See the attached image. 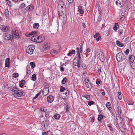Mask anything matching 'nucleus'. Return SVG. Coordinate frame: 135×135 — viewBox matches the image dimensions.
<instances>
[{"mask_svg": "<svg viewBox=\"0 0 135 135\" xmlns=\"http://www.w3.org/2000/svg\"><path fill=\"white\" fill-rule=\"evenodd\" d=\"M65 7V5L62 1H60L59 2L58 7L60 9H62V10L59 11H61V13L60 12L59 13V16L60 18V16H62V15H64L66 13V11Z\"/></svg>", "mask_w": 135, "mask_h": 135, "instance_id": "nucleus-1", "label": "nucleus"}, {"mask_svg": "<svg viewBox=\"0 0 135 135\" xmlns=\"http://www.w3.org/2000/svg\"><path fill=\"white\" fill-rule=\"evenodd\" d=\"M117 60L118 62H121L124 60L126 58L125 55L122 52L118 53L116 56Z\"/></svg>", "mask_w": 135, "mask_h": 135, "instance_id": "nucleus-2", "label": "nucleus"}, {"mask_svg": "<svg viewBox=\"0 0 135 135\" xmlns=\"http://www.w3.org/2000/svg\"><path fill=\"white\" fill-rule=\"evenodd\" d=\"M35 48V46L34 45H30L27 47L26 50V53H28L30 55H31L33 53V50Z\"/></svg>", "mask_w": 135, "mask_h": 135, "instance_id": "nucleus-3", "label": "nucleus"}, {"mask_svg": "<svg viewBox=\"0 0 135 135\" xmlns=\"http://www.w3.org/2000/svg\"><path fill=\"white\" fill-rule=\"evenodd\" d=\"M3 36L5 40H10L12 42L14 41L13 40L12 37L13 36L10 34L6 33Z\"/></svg>", "mask_w": 135, "mask_h": 135, "instance_id": "nucleus-4", "label": "nucleus"}, {"mask_svg": "<svg viewBox=\"0 0 135 135\" xmlns=\"http://www.w3.org/2000/svg\"><path fill=\"white\" fill-rule=\"evenodd\" d=\"M97 56L100 60L102 62L104 61L105 60V57L104 56V54L103 52L99 51L98 52L97 54Z\"/></svg>", "mask_w": 135, "mask_h": 135, "instance_id": "nucleus-5", "label": "nucleus"}, {"mask_svg": "<svg viewBox=\"0 0 135 135\" xmlns=\"http://www.w3.org/2000/svg\"><path fill=\"white\" fill-rule=\"evenodd\" d=\"M123 0H118L115 2V3L119 10H121L122 9V5L123 4Z\"/></svg>", "mask_w": 135, "mask_h": 135, "instance_id": "nucleus-6", "label": "nucleus"}, {"mask_svg": "<svg viewBox=\"0 0 135 135\" xmlns=\"http://www.w3.org/2000/svg\"><path fill=\"white\" fill-rule=\"evenodd\" d=\"M74 60H76L75 62H73L75 66H77L78 68L80 67V60L78 59L77 58H75L74 59Z\"/></svg>", "mask_w": 135, "mask_h": 135, "instance_id": "nucleus-7", "label": "nucleus"}, {"mask_svg": "<svg viewBox=\"0 0 135 135\" xmlns=\"http://www.w3.org/2000/svg\"><path fill=\"white\" fill-rule=\"evenodd\" d=\"M25 94L23 92L19 90H18V91L17 92V93H16V95H15L14 97L17 98L23 96Z\"/></svg>", "mask_w": 135, "mask_h": 135, "instance_id": "nucleus-8", "label": "nucleus"}, {"mask_svg": "<svg viewBox=\"0 0 135 135\" xmlns=\"http://www.w3.org/2000/svg\"><path fill=\"white\" fill-rule=\"evenodd\" d=\"M19 90V89L16 87V86L15 87H13L12 91L13 92L12 94L13 97H14L15 95H16V93H17Z\"/></svg>", "mask_w": 135, "mask_h": 135, "instance_id": "nucleus-9", "label": "nucleus"}, {"mask_svg": "<svg viewBox=\"0 0 135 135\" xmlns=\"http://www.w3.org/2000/svg\"><path fill=\"white\" fill-rule=\"evenodd\" d=\"M12 34L13 35H14V36H13V35L12 36L15 38H17L18 39L20 37V36H19V35L16 32V31L15 29L13 30Z\"/></svg>", "mask_w": 135, "mask_h": 135, "instance_id": "nucleus-10", "label": "nucleus"}, {"mask_svg": "<svg viewBox=\"0 0 135 135\" xmlns=\"http://www.w3.org/2000/svg\"><path fill=\"white\" fill-rule=\"evenodd\" d=\"M54 100L53 97L51 95H50L47 97V101L49 103H52Z\"/></svg>", "mask_w": 135, "mask_h": 135, "instance_id": "nucleus-11", "label": "nucleus"}, {"mask_svg": "<svg viewBox=\"0 0 135 135\" xmlns=\"http://www.w3.org/2000/svg\"><path fill=\"white\" fill-rule=\"evenodd\" d=\"M135 57L133 55H130L129 57V60L131 63H132L135 59Z\"/></svg>", "mask_w": 135, "mask_h": 135, "instance_id": "nucleus-12", "label": "nucleus"}, {"mask_svg": "<svg viewBox=\"0 0 135 135\" xmlns=\"http://www.w3.org/2000/svg\"><path fill=\"white\" fill-rule=\"evenodd\" d=\"M45 37L42 35L39 36V40L38 41V43H40L42 42L45 40Z\"/></svg>", "mask_w": 135, "mask_h": 135, "instance_id": "nucleus-13", "label": "nucleus"}, {"mask_svg": "<svg viewBox=\"0 0 135 135\" xmlns=\"http://www.w3.org/2000/svg\"><path fill=\"white\" fill-rule=\"evenodd\" d=\"M116 44L119 46L123 47L124 46V44L123 43H121L118 40H117L116 42Z\"/></svg>", "mask_w": 135, "mask_h": 135, "instance_id": "nucleus-14", "label": "nucleus"}, {"mask_svg": "<svg viewBox=\"0 0 135 135\" xmlns=\"http://www.w3.org/2000/svg\"><path fill=\"white\" fill-rule=\"evenodd\" d=\"M9 58H7L5 61V67H9Z\"/></svg>", "mask_w": 135, "mask_h": 135, "instance_id": "nucleus-15", "label": "nucleus"}, {"mask_svg": "<svg viewBox=\"0 0 135 135\" xmlns=\"http://www.w3.org/2000/svg\"><path fill=\"white\" fill-rule=\"evenodd\" d=\"M33 9V6L32 5H30L27 7L26 9L27 11H30Z\"/></svg>", "mask_w": 135, "mask_h": 135, "instance_id": "nucleus-16", "label": "nucleus"}, {"mask_svg": "<svg viewBox=\"0 0 135 135\" xmlns=\"http://www.w3.org/2000/svg\"><path fill=\"white\" fill-rule=\"evenodd\" d=\"M85 84L86 85V86L87 88H91L92 87V84L91 83H90V85H89L88 84V83L86 81V79L85 80Z\"/></svg>", "mask_w": 135, "mask_h": 135, "instance_id": "nucleus-17", "label": "nucleus"}, {"mask_svg": "<svg viewBox=\"0 0 135 135\" xmlns=\"http://www.w3.org/2000/svg\"><path fill=\"white\" fill-rule=\"evenodd\" d=\"M53 117L55 119H57L60 118V116L59 114H56L54 115Z\"/></svg>", "mask_w": 135, "mask_h": 135, "instance_id": "nucleus-18", "label": "nucleus"}, {"mask_svg": "<svg viewBox=\"0 0 135 135\" xmlns=\"http://www.w3.org/2000/svg\"><path fill=\"white\" fill-rule=\"evenodd\" d=\"M44 48L46 49H48L50 48V46L48 45L47 43H45L44 44Z\"/></svg>", "mask_w": 135, "mask_h": 135, "instance_id": "nucleus-19", "label": "nucleus"}, {"mask_svg": "<svg viewBox=\"0 0 135 135\" xmlns=\"http://www.w3.org/2000/svg\"><path fill=\"white\" fill-rule=\"evenodd\" d=\"M36 37L37 36H32L31 38V40L32 41H33L35 42H36Z\"/></svg>", "mask_w": 135, "mask_h": 135, "instance_id": "nucleus-20", "label": "nucleus"}, {"mask_svg": "<svg viewBox=\"0 0 135 135\" xmlns=\"http://www.w3.org/2000/svg\"><path fill=\"white\" fill-rule=\"evenodd\" d=\"M106 106L107 108L109 110L111 109V106L110 102H108L107 103Z\"/></svg>", "mask_w": 135, "mask_h": 135, "instance_id": "nucleus-21", "label": "nucleus"}, {"mask_svg": "<svg viewBox=\"0 0 135 135\" xmlns=\"http://www.w3.org/2000/svg\"><path fill=\"white\" fill-rule=\"evenodd\" d=\"M5 15L7 17H9V11L8 9H6L4 11Z\"/></svg>", "mask_w": 135, "mask_h": 135, "instance_id": "nucleus-22", "label": "nucleus"}, {"mask_svg": "<svg viewBox=\"0 0 135 135\" xmlns=\"http://www.w3.org/2000/svg\"><path fill=\"white\" fill-rule=\"evenodd\" d=\"M63 16L64 17H63V23H64L65 24L66 22V17H65V14H64V15H62V16ZM61 16H60V17H61Z\"/></svg>", "mask_w": 135, "mask_h": 135, "instance_id": "nucleus-23", "label": "nucleus"}, {"mask_svg": "<svg viewBox=\"0 0 135 135\" xmlns=\"http://www.w3.org/2000/svg\"><path fill=\"white\" fill-rule=\"evenodd\" d=\"M49 120L47 119H46L45 121V127L46 126L47 127L49 125Z\"/></svg>", "mask_w": 135, "mask_h": 135, "instance_id": "nucleus-24", "label": "nucleus"}, {"mask_svg": "<svg viewBox=\"0 0 135 135\" xmlns=\"http://www.w3.org/2000/svg\"><path fill=\"white\" fill-rule=\"evenodd\" d=\"M32 80L34 81L36 79V75L35 74L32 75L31 77Z\"/></svg>", "mask_w": 135, "mask_h": 135, "instance_id": "nucleus-25", "label": "nucleus"}, {"mask_svg": "<svg viewBox=\"0 0 135 135\" xmlns=\"http://www.w3.org/2000/svg\"><path fill=\"white\" fill-rule=\"evenodd\" d=\"M67 78L66 77L64 78L61 81L62 83L63 84H65Z\"/></svg>", "mask_w": 135, "mask_h": 135, "instance_id": "nucleus-26", "label": "nucleus"}, {"mask_svg": "<svg viewBox=\"0 0 135 135\" xmlns=\"http://www.w3.org/2000/svg\"><path fill=\"white\" fill-rule=\"evenodd\" d=\"M39 26V24L38 23H35L33 26V27L34 28H38Z\"/></svg>", "mask_w": 135, "mask_h": 135, "instance_id": "nucleus-27", "label": "nucleus"}, {"mask_svg": "<svg viewBox=\"0 0 135 135\" xmlns=\"http://www.w3.org/2000/svg\"><path fill=\"white\" fill-rule=\"evenodd\" d=\"M84 43V42H83V43H81L80 47V52L81 53H82L83 52V44Z\"/></svg>", "mask_w": 135, "mask_h": 135, "instance_id": "nucleus-28", "label": "nucleus"}, {"mask_svg": "<svg viewBox=\"0 0 135 135\" xmlns=\"http://www.w3.org/2000/svg\"><path fill=\"white\" fill-rule=\"evenodd\" d=\"M60 91L61 92H64L65 90V88L62 86H60Z\"/></svg>", "mask_w": 135, "mask_h": 135, "instance_id": "nucleus-29", "label": "nucleus"}, {"mask_svg": "<svg viewBox=\"0 0 135 135\" xmlns=\"http://www.w3.org/2000/svg\"><path fill=\"white\" fill-rule=\"evenodd\" d=\"M103 118V115L102 114H100L99 115L98 118V120L100 121Z\"/></svg>", "mask_w": 135, "mask_h": 135, "instance_id": "nucleus-30", "label": "nucleus"}, {"mask_svg": "<svg viewBox=\"0 0 135 135\" xmlns=\"http://www.w3.org/2000/svg\"><path fill=\"white\" fill-rule=\"evenodd\" d=\"M50 53L51 54H52V53H54V54H56L59 53L57 51L54 50H52Z\"/></svg>", "mask_w": 135, "mask_h": 135, "instance_id": "nucleus-31", "label": "nucleus"}, {"mask_svg": "<svg viewBox=\"0 0 135 135\" xmlns=\"http://www.w3.org/2000/svg\"><path fill=\"white\" fill-rule=\"evenodd\" d=\"M121 107L119 106H118L117 107V111L118 114H121Z\"/></svg>", "mask_w": 135, "mask_h": 135, "instance_id": "nucleus-32", "label": "nucleus"}, {"mask_svg": "<svg viewBox=\"0 0 135 135\" xmlns=\"http://www.w3.org/2000/svg\"><path fill=\"white\" fill-rule=\"evenodd\" d=\"M77 57H76L75 58H77L78 59H79V60H81V56L80 55V52H78V53H77Z\"/></svg>", "mask_w": 135, "mask_h": 135, "instance_id": "nucleus-33", "label": "nucleus"}, {"mask_svg": "<svg viewBox=\"0 0 135 135\" xmlns=\"http://www.w3.org/2000/svg\"><path fill=\"white\" fill-rule=\"evenodd\" d=\"M118 98L119 100H120L122 99V97L121 94V93L120 92H119L118 94Z\"/></svg>", "mask_w": 135, "mask_h": 135, "instance_id": "nucleus-34", "label": "nucleus"}, {"mask_svg": "<svg viewBox=\"0 0 135 135\" xmlns=\"http://www.w3.org/2000/svg\"><path fill=\"white\" fill-rule=\"evenodd\" d=\"M30 65L31 66V68L32 69H33L35 67V64L33 62H32L30 63Z\"/></svg>", "mask_w": 135, "mask_h": 135, "instance_id": "nucleus-35", "label": "nucleus"}, {"mask_svg": "<svg viewBox=\"0 0 135 135\" xmlns=\"http://www.w3.org/2000/svg\"><path fill=\"white\" fill-rule=\"evenodd\" d=\"M118 26V23H115V24L114 26V27H113V29L115 31H116L117 30V26Z\"/></svg>", "mask_w": 135, "mask_h": 135, "instance_id": "nucleus-36", "label": "nucleus"}, {"mask_svg": "<svg viewBox=\"0 0 135 135\" xmlns=\"http://www.w3.org/2000/svg\"><path fill=\"white\" fill-rule=\"evenodd\" d=\"M32 35V34L31 32L29 33L27 32L26 34V36L28 37H30Z\"/></svg>", "mask_w": 135, "mask_h": 135, "instance_id": "nucleus-37", "label": "nucleus"}, {"mask_svg": "<svg viewBox=\"0 0 135 135\" xmlns=\"http://www.w3.org/2000/svg\"><path fill=\"white\" fill-rule=\"evenodd\" d=\"M3 28H4L3 29V30L4 31H7L9 30V28L7 27H3Z\"/></svg>", "mask_w": 135, "mask_h": 135, "instance_id": "nucleus-38", "label": "nucleus"}, {"mask_svg": "<svg viewBox=\"0 0 135 135\" xmlns=\"http://www.w3.org/2000/svg\"><path fill=\"white\" fill-rule=\"evenodd\" d=\"M134 102L132 101H129L127 102V103L128 105H133L134 104Z\"/></svg>", "mask_w": 135, "mask_h": 135, "instance_id": "nucleus-39", "label": "nucleus"}, {"mask_svg": "<svg viewBox=\"0 0 135 135\" xmlns=\"http://www.w3.org/2000/svg\"><path fill=\"white\" fill-rule=\"evenodd\" d=\"M13 76L14 77L16 78L18 76V74L17 73H14L13 74Z\"/></svg>", "mask_w": 135, "mask_h": 135, "instance_id": "nucleus-40", "label": "nucleus"}, {"mask_svg": "<svg viewBox=\"0 0 135 135\" xmlns=\"http://www.w3.org/2000/svg\"><path fill=\"white\" fill-rule=\"evenodd\" d=\"M88 104L89 105H91L94 104V102L92 101H89L88 102Z\"/></svg>", "mask_w": 135, "mask_h": 135, "instance_id": "nucleus-41", "label": "nucleus"}, {"mask_svg": "<svg viewBox=\"0 0 135 135\" xmlns=\"http://www.w3.org/2000/svg\"><path fill=\"white\" fill-rule=\"evenodd\" d=\"M124 15H122L121 16L120 18V19L122 21H123L124 19Z\"/></svg>", "mask_w": 135, "mask_h": 135, "instance_id": "nucleus-42", "label": "nucleus"}, {"mask_svg": "<svg viewBox=\"0 0 135 135\" xmlns=\"http://www.w3.org/2000/svg\"><path fill=\"white\" fill-rule=\"evenodd\" d=\"M7 3L8 6L10 7H11L12 6V4L11 2L10 1H9L8 2L7 1Z\"/></svg>", "mask_w": 135, "mask_h": 135, "instance_id": "nucleus-43", "label": "nucleus"}, {"mask_svg": "<svg viewBox=\"0 0 135 135\" xmlns=\"http://www.w3.org/2000/svg\"><path fill=\"white\" fill-rule=\"evenodd\" d=\"M84 97L88 100H89L90 98V96L89 95H85Z\"/></svg>", "mask_w": 135, "mask_h": 135, "instance_id": "nucleus-44", "label": "nucleus"}, {"mask_svg": "<svg viewBox=\"0 0 135 135\" xmlns=\"http://www.w3.org/2000/svg\"><path fill=\"white\" fill-rule=\"evenodd\" d=\"M129 52V49H127L126 50V51L125 52V53L126 55H127L128 54Z\"/></svg>", "mask_w": 135, "mask_h": 135, "instance_id": "nucleus-45", "label": "nucleus"}, {"mask_svg": "<svg viewBox=\"0 0 135 135\" xmlns=\"http://www.w3.org/2000/svg\"><path fill=\"white\" fill-rule=\"evenodd\" d=\"M21 8H24L25 7V5L24 3H22L21 4Z\"/></svg>", "mask_w": 135, "mask_h": 135, "instance_id": "nucleus-46", "label": "nucleus"}, {"mask_svg": "<svg viewBox=\"0 0 135 135\" xmlns=\"http://www.w3.org/2000/svg\"><path fill=\"white\" fill-rule=\"evenodd\" d=\"M65 109H66V112H68L69 111V108L68 107L66 106V107L65 108Z\"/></svg>", "mask_w": 135, "mask_h": 135, "instance_id": "nucleus-47", "label": "nucleus"}, {"mask_svg": "<svg viewBox=\"0 0 135 135\" xmlns=\"http://www.w3.org/2000/svg\"><path fill=\"white\" fill-rule=\"evenodd\" d=\"M99 35V33L98 32H97L95 35H94V37L95 38H97V36Z\"/></svg>", "mask_w": 135, "mask_h": 135, "instance_id": "nucleus-48", "label": "nucleus"}, {"mask_svg": "<svg viewBox=\"0 0 135 135\" xmlns=\"http://www.w3.org/2000/svg\"><path fill=\"white\" fill-rule=\"evenodd\" d=\"M31 33L32 34V35H36L37 31H33L31 32Z\"/></svg>", "mask_w": 135, "mask_h": 135, "instance_id": "nucleus-49", "label": "nucleus"}, {"mask_svg": "<svg viewBox=\"0 0 135 135\" xmlns=\"http://www.w3.org/2000/svg\"><path fill=\"white\" fill-rule=\"evenodd\" d=\"M60 68L61 71H64V68L63 67L60 66Z\"/></svg>", "mask_w": 135, "mask_h": 135, "instance_id": "nucleus-50", "label": "nucleus"}, {"mask_svg": "<svg viewBox=\"0 0 135 135\" xmlns=\"http://www.w3.org/2000/svg\"><path fill=\"white\" fill-rule=\"evenodd\" d=\"M25 83V81L24 80H22L21 81V83L22 84H24Z\"/></svg>", "mask_w": 135, "mask_h": 135, "instance_id": "nucleus-51", "label": "nucleus"}, {"mask_svg": "<svg viewBox=\"0 0 135 135\" xmlns=\"http://www.w3.org/2000/svg\"><path fill=\"white\" fill-rule=\"evenodd\" d=\"M100 82L101 83H102V81H99L98 80H97L96 82V83L97 85H99L100 83Z\"/></svg>", "mask_w": 135, "mask_h": 135, "instance_id": "nucleus-52", "label": "nucleus"}, {"mask_svg": "<svg viewBox=\"0 0 135 135\" xmlns=\"http://www.w3.org/2000/svg\"><path fill=\"white\" fill-rule=\"evenodd\" d=\"M79 12L80 14H83V13L84 11L83 9H81L79 11Z\"/></svg>", "mask_w": 135, "mask_h": 135, "instance_id": "nucleus-53", "label": "nucleus"}, {"mask_svg": "<svg viewBox=\"0 0 135 135\" xmlns=\"http://www.w3.org/2000/svg\"><path fill=\"white\" fill-rule=\"evenodd\" d=\"M47 134H49V135H51L52 134V132L50 131H48L47 132Z\"/></svg>", "mask_w": 135, "mask_h": 135, "instance_id": "nucleus-54", "label": "nucleus"}, {"mask_svg": "<svg viewBox=\"0 0 135 135\" xmlns=\"http://www.w3.org/2000/svg\"><path fill=\"white\" fill-rule=\"evenodd\" d=\"M38 96V95L37 94L33 98L32 100H33L34 99L36 98Z\"/></svg>", "mask_w": 135, "mask_h": 135, "instance_id": "nucleus-55", "label": "nucleus"}, {"mask_svg": "<svg viewBox=\"0 0 135 135\" xmlns=\"http://www.w3.org/2000/svg\"><path fill=\"white\" fill-rule=\"evenodd\" d=\"M39 36H37L36 37V40L37 41H36V42H38V40H39Z\"/></svg>", "mask_w": 135, "mask_h": 135, "instance_id": "nucleus-56", "label": "nucleus"}, {"mask_svg": "<svg viewBox=\"0 0 135 135\" xmlns=\"http://www.w3.org/2000/svg\"><path fill=\"white\" fill-rule=\"evenodd\" d=\"M101 72V70L100 69H98L97 70V73L98 74H100Z\"/></svg>", "mask_w": 135, "mask_h": 135, "instance_id": "nucleus-57", "label": "nucleus"}, {"mask_svg": "<svg viewBox=\"0 0 135 135\" xmlns=\"http://www.w3.org/2000/svg\"><path fill=\"white\" fill-rule=\"evenodd\" d=\"M78 8L79 10L82 9V7L81 6H79Z\"/></svg>", "mask_w": 135, "mask_h": 135, "instance_id": "nucleus-58", "label": "nucleus"}, {"mask_svg": "<svg viewBox=\"0 0 135 135\" xmlns=\"http://www.w3.org/2000/svg\"><path fill=\"white\" fill-rule=\"evenodd\" d=\"M86 50L88 52H90V51L91 50L90 48H88Z\"/></svg>", "mask_w": 135, "mask_h": 135, "instance_id": "nucleus-59", "label": "nucleus"}, {"mask_svg": "<svg viewBox=\"0 0 135 135\" xmlns=\"http://www.w3.org/2000/svg\"><path fill=\"white\" fill-rule=\"evenodd\" d=\"M6 119L7 120H8L9 121H10L11 120V119H10L9 117H8Z\"/></svg>", "mask_w": 135, "mask_h": 135, "instance_id": "nucleus-60", "label": "nucleus"}, {"mask_svg": "<svg viewBox=\"0 0 135 135\" xmlns=\"http://www.w3.org/2000/svg\"><path fill=\"white\" fill-rule=\"evenodd\" d=\"M75 50H72L71 53L72 54H75Z\"/></svg>", "mask_w": 135, "mask_h": 135, "instance_id": "nucleus-61", "label": "nucleus"}, {"mask_svg": "<svg viewBox=\"0 0 135 135\" xmlns=\"http://www.w3.org/2000/svg\"><path fill=\"white\" fill-rule=\"evenodd\" d=\"M72 55V54L70 52H69L68 54V55L70 56H71Z\"/></svg>", "mask_w": 135, "mask_h": 135, "instance_id": "nucleus-62", "label": "nucleus"}, {"mask_svg": "<svg viewBox=\"0 0 135 135\" xmlns=\"http://www.w3.org/2000/svg\"><path fill=\"white\" fill-rule=\"evenodd\" d=\"M67 0L69 3H72L73 1V0Z\"/></svg>", "mask_w": 135, "mask_h": 135, "instance_id": "nucleus-63", "label": "nucleus"}, {"mask_svg": "<svg viewBox=\"0 0 135 135\" xmlns=\"http://www.w3.org/2000/svg\"><path fill=\"white\" fill-rule=\"evenodd\" d=\"M47 133L46 132H44L42 133V135H46Z\"/></svg>", "mask_w": 135, "mask_h": 135, "instance_id": "nucleus-64", "label": "nucleus"}]
</instances>
